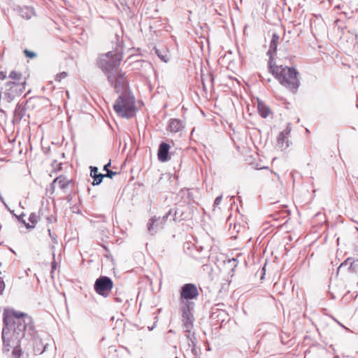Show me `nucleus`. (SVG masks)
<instances>
[{"instance_id": "f257e3e1", "label": "nucleus", "mask_w": 358, "mask_h": 358, "mask_svg": "<svg viewBox=\"0 0 358 358\" xmlns=\"http://www.w3.org/2000/svg\"><path fill=\"white\" fill-rule=\"evenodd\" d=\"M3 323V352L8 353L11 351L12 358H20V341L26 334L31 337L34 354L41 355L47 349L48 343L44 344L42 339L36 335L32 319L27 314L13 308H4Z\"/></svg>"}, {"instance_id": "f03ea898", "label": "nucleus", "mask_w": 358, "mask_h": 358, "mask_svg": "<svg viewBox=\"0 0 358 358\" xmlns=\"http://www.w3.org/2000/svg\"><path fill=\"white\" fill-rule=\"evenodd\" d=\"M122 60V48H116L114 51L101 55L97 62L99 68L107 77L109 84L117 93L126 90L128 86L125 73L119 69Z\"/></svg>"}, {"instance_id": "7ed1b4c3", "label": "nucleus", "mask_w": 358, "mask_h": 358, "mask_svg": "<svg viewBox=\"0 0 358 358\" xmlns=\"http://www.w3.org/2000/svg\"><path fill=\"white\" fill-rule=\"evenodd\" d=\"M268 69L283 87L292 94L297 92L300 86V75L296 69L275 65L272 58L268 61Z\"/></svg>"}, {"instance_id": "20e7f679", "label": "nucleus", "mask_w": 358, "mask_h": 358, "mask_svg": "<svg viewBox=\"0 0 358 358\" xmlns=\"http://www.w3.org/2000/svg\"><path fill=\"white\" fill-rule=\"evenodd\" d=\"M113 109L117 115L123 118L133 117L136 111L137 108L135 104V97L130 93L122 92L116 99Z\"/></svg>"}, {"instance_id": "39448f33", "label": "nucleus", "mask_w": 358, "mask_h": 358, "mask_svg": "<svg viewBox=\"0 0 358 358\" xmlns=\"http://www.w3.org/2000/svg\"><path fill=\"white\" fill-rule=\"evenodd\" d=\"M194 302H184L180 308L181 317L185 332H190L194 326Z\"/></svg>"}, {"instance_id": "423d86ee", "label": "nucleus", "mask_w": 358, "mask_h": 358, "mask_svg": "<svg viewBox=\"0 0 358 358\" xmlns=\"http://www.w3.org/2000/svg\"><path fill=\"white\" fill-rule=\"evenodd\" d=\"M199 295L198 288L195 284L186 283L183 285L180 290V300L182 303L184 302H192L196 300Z\"/></svg>"}, {"instance_id": "0eeeda50", "label": "nucleus", "mask_w": 358, "mask_h": 358, "mask_svg": "<svg viewBox=\"0 0 358 358\" xmlns=\"http://www.w3.org/2000/svg\"><path fill=\"white\" fill-rule=\"evenodd\" d=\"M113 286L112 280L108 276H100L95 281L94 288L96 292L106 297Z\"/></svg>"}, {"instance_id": "6e6552de", "label": "nucleus", "mask_w": 358, "mask_h": 358, "mask_svg": "<svg viewBox=\"0 0 358 358\" xmlns=\"http://www.w3.org/2000/svg\"><path fill=\"white\" fill-rule=\"evenodd\" d=\"M171 213L169 211L162 217L156 216L150 218L148 223V230L151 234H155L157 231L163 228V225L164 224L168 216Z\"/></svg>"}, {"instance_id": "1a4fd4ad", "label": "nucleus", "mask_w": 358, "mask_h": 358, "mask_svg": "<svg viewBox=\"0 0 358 358\" xmlns=\"http://www.w3.org/2000/svg\"><path fill=\"white\" fill-rule=\"evenodd\" d=\"M291 131V127L287 125L286 129L284 131H281L277 139V147L281 150L287 149L289 146V141L287 135Z\"/></svg>"}, {"instance_id": "9d476101", "label": "nucleus", "mask_w": 358, "mask_h": 358, "mask_svg": "<svg viewBox=\"0 0 358 358\" xmlns=\"http://www.w3.org/2000/svg\"><path fill=\"white\" fill-rule=\"evenodd\" d=\"M33 100L32 98L29 99V100L26 101V102H19L14 110V120L16 122H20L26 115V108L24 105L26 103H30Z\"/></svg>"}, {"instance_id": "9b49d317", "label": "nucleus", "mask_w": 358, "mask_h": 358, "mask_svg": "<svg viewBox=\"0 0 358 358\" xmlns=\"http://www.w3.org/2000/svg\"><path fill=\"white\" fill-rule=\"evenodd\" d=\"M170 145L164 142H162L158 149L157 156L158 159L162 162H167L170 159L169 157Z\"/></svg>"}, {"instance_id": "f8f14e48", "label": "nucleus", "mask_w": 358, "mask_h": 358, "mask_svg": "<svg viewBox=\"0 0 358 358\" xmlns=\"http://www.w3.org/2000/svg\"><path fill=\"white\" fill-rule=\"evenodd\" d=\"M71 180L63 176L57 177L51 184V189L55 190V185H58L60 189L64 191L70 184Z\"/></svg>"}, {"instance_id": "ddd939ff", "label": "nucleus", "mask_w": 358, "mask_h": 358, "mask_svg": "<svg viewBox=\"0 0 358 358\" xmlns=\"http://www.w3.org/2000/svg\"><path fill=\"white\" fill-rule=\"evenodd\" d=\"M8 80L7 82H13V83H24V87L27 85V79L25 77H24L22 74V73L16 71H11L9 73V75L8 76Z\"/></svg>"}, {"instance_id": "4468645a", "label": "nucleus", "mask_w": 358, "mask_h": 358, "mask_svg": "<svg viewBox=\"0 0 358 358\" xmlns=\"http://www.w3.org/2000/svg\"><path fill=\"white\" fill-rule=\"evenodd\" d=\"M90 176L93 178V182L92 183V185H98L101 182L103 178H105V175L101 173H99V169L96 166H90Z\"/></svg>"}, {"instance_id": "2eb2a0df", "label": "nucleus", "mask_w": 358, "mask_h": 358, "mask_svg": "<svg viewBox=\"0 0 358 358\" xmlns=\"http://www.w3.org/2000/svg\"><path fill=\"white\" fill-rule=\"evenodd\" d=\"M280 39V36L276 33H273L272 35L271 41L269 45V49L267 52V55H269V60L271 58L273 59V55L277 51L278 44Z\"/></svg>"}, {"instance_id": "dca6fc26", "label": "nucleus", "mask_w": 358, "mask_h": 358, "mask_svg": "<svg viewBox=\"0 0 358 358\" xmlns=\"http://www.w3.org/2000/svg\"><path fill=\"white\" fill-rule=\"evenodd\" d=\"M15 10L22 18L26 20L30 19L34 15V9L28 6H17Z\"/></svg>"}, {"instance_id": "f3484780", "label": "nucleus", "mask_w": 358, "mask_h": 358, "mask_svg": "<svg viewBox=\"0 0 358 358\" xmlns=\"http://www.w3.org/2000/svg\"><path fill=\"white\" fill-rule=\"evenodd\" d=\"M184 127L182 122L179 119H171L169 121L168 129L171 132L177 133Z\"/></svg>"}, {"instance_id": "a211bd4d", "label": "nucleus", "mask_w": 358, "mask_h": 358, "mask_svg": "<svg viewBox=\"0 0 358 358\" xmlns=\"http://www.w3.org/2000/svg\"><path fill=\"white\" fill-rule=\"evenodd\" d=\"M344 266H348V269L352 271V272H357L358 271V264H356L351 258H348L345 260L339 266V268H343Z\"/></svg>"}, {"instance_id": "6ab92c4d", "label": "nucleus", "mask_w": 358, "mask_h": 358, "mask_svg": "<svg viewBox=\"0 0 358 358\" xmlns=\"http://www.w3.org/2000/svg\"><path fill=\"white\" fill-rule=\"evenodd\" d=\"M257 109L260 115L264 118L267 117L270 113L269 108L262 101H258Z\"/></svg>"}, {"instance_id": "aec40b11", "label": "nucleus", "mask_w": 358, "mask_h": 358, "mask_svg": "<svg viewBox=\"0 0 358 358\" xmlns=\"http://www.w3.org/2000/svg\"><path fill=\"white\" fill-rule=\"evenodd\" d=\"M155 52L162 61H163L164 62H168L169 61V59H170L169 55L166 52H164V51L162 52L158 49H156Z\"/></svg>"}, {"instance_id": "412c9836", "label": "nucleus", "mask_w": 358, "mask_h": 358, "mask_svg": "<svg viewBox=\"0 0 358 358\" xmlns=\"http://www.w3.org/2000/svg\"><path fill=\"white\" fill-rule=\"evenodd\" d=\"M215 315L217 317H220L222 322H224L228 317V315L224 310H217L213 313L212 316L214 317Z\"/></svg>"}, {"instance_id": "4be33fe9", "label": "nucleus", "mask_w": 358, "mask_h": 358, "mask_svg": "<svg viewBox=\"0 0 358 358\" xmlns=\"http://www.w3.org/2000/svg\"><path fill=\"white\" fill-rule=\"evenodd\" d=\"M48 231L49 236L52 239L53 243L54 244H57L58 241H57V234L52 233L50 228L48 229Z\"/></svg>"}, {"instance_id": "5701e85b", "label": "nucleus", "mask_w": 358, "mask_h": 358, "mask_svg": "<svg viewBox=\"0 0 358 358\" xmlns=\"http://www.w3.org/2000/svg\"><path fill=\"white\" fill-rule=\"evenodd\" d=\"M67 76H68L67 73L65 71H63L56 76L55 80L60 82L62 80L66 78L67 77Z\"/></svg>"}, {"instance_id": "b1692460", "label": "nucleus", "mask_w": 358, "mask_h": 358, "mask_svg": "<svg viewBox=\"0 0 358 358\" xmlns=\"http://www.w3.org/2000/svg\"><path fill=\"white\" fill-rule=\"evenodd\" d=\"M29 220L33 224H35L38 222V216L35 213H31L29 217ZM34 227V225H33Z\"/></svg>"}, {"instance_id": "393cba45", "label": "nucleus", "mask_w": 358, "mask_h": 358, "mask_svg": "<svg viewBox=\"0 0 358 358\" xmlns=\"http://www.w3.org/2000/svg\"><path fill=\"white\" fill-rule=\"evenodd\" d=\"M24 52L27 57L34 58L36 57V54L35 52L28 50L27 49L24 51Z\"/></svg>"}, {"instance_id": "a878e982", "label": "nucleus", "mask_w": 358, "mask_h": 358, "mask_svg": "<svg viewBox=\"0 0 358 358\" xmlns=\"http://www.w3.org/2000/svg\"><path fill=\"white\" fill-rule=\"evenodd\" d=\"M24 216V215L22 213L21 215H20L17 219L20 222H22L25 227H27V229H31V228H34V226H31L29 223H26L24 220H23L22 219V217Z\"/></svg>"}, {"instance_id": "bb28decb", "label": "nucleus", "mask_w": 358, "mask_h": 358, "mask_svg": "<svg viewBox=\"0 0 358 358\" xmlns=\"http://www.w3.org/2000/svg\"><path fill=\"white\" fill-rule=\"evenodd\" d=\"M196 343V337H193V338L190 339V341H188V346L191 348L193 347H195Z\"/></svg>"}, {"instance_id": "cd10ccee", "label": "nucleus", "mask_w": 358, "mask_h": 358, "mask_svg": "<svg viewBox=\"0 0 358 358\" xmlns=\"http://www.w3.org/2000/svg\"><path fill=\"white\" fill-rule=\"evenodd\" d=\"M222 196H217L215 199V201H214V204H213V206L214 207H216V206H218L221 201H222Z\"/></svg>"}, {"instance_id": "c85d7f7f", "label": "nucleus", "mask_w": 358, "mask_h": 358, "mask_svg": "<svg viewBox=\"0 0 358 358\" xmlns=\"http://www.w3.org/2000/svg\"><path fill=\"white\" fill-rule=\"evenodd\" d=\"M117 174V172H114L111 170H108L107 171V173L105 175V177H108V178H112L113 176L116 175Z\"/></svg>"}, {"instance_id": "c756f323", "label": "nucleus", "mask_w": 358, "mask_h": 358, "mask_svg": "<svg viewBox=\"0 0 358 358\" xmlns=\"http://www.w3.org/2000/svg\"><path fill=\"white\" fill-rule=\"evenodd\" d=\"M4 289H5L4 282L0 278V294L3 293Z\"/></svg>"}, {"instance_id": "7c9ffc66", "label": "nucleus", "mask_w": 358, "mask_h": 358, "mask_svg": "<svg viewBox=\"0 0 358 358\" xmlns=\"http://www.w3.org/2000/svg\"><path fill=\"white\" fill-rule=\"evenodd\" d=\"M46 220L48 223H53L57 221V219L54 216L47 217Z\"/></svg>"}, {"instance_id": "2f4dec72", "label": "nucleus", "mask_w": 358, "mask_h": 358, "mask_svg": "<svg viewBox=\"0 0 358 358\" xmlns=\"http://www.w3.org/2000/svg\"><path fill=\"white\" fill-rule=\"evenodd\" d=\"M185 333H186L185 336L187 338L188 341H190L191 338H193V337H195L194 336V333L192 335H191V334H190L191 331L190 332H185Z\"/></svg>"}, {"instance_id": "473e14b6", "label": "nucleus", "mask_w": 358, "mask_h": 358, "mask_svg": "<svg viewBox=\"0 0 358 358\" xmlns=\"http://www.w3.org/2000/svg\"><path fill=\"white\" fill-rule=\"evenodd\" d=\"M6 78H8L6 73L3 72H0V79L5 80Z\"/></svg>"}, {"instance_id": "72a5a7b5", "label": "nucleus", "mask_w": 358, "mask_h": 358, "mask_svg": "<svg viewBox=\"0 0 358 358\" xmlns=\"http://www.w3.org/2000/svg\"><path fill=\"white\" fill-rule=\"evenodd\" d=\"M191 351H192V354H194V355H197L198 352H197V350H196V346H195V347L192 348H191Z\"/></svg>"}, {"instance_id": "f704fd0d", "label": "nucleus", "mask_w": 358, "mask_h": 358, "mask_svg": "<svg viewBox=\"0 0 358 358\" xmlns=\"http://www.w3.org/2000/svg\"><path fill=\"white\" fill-rule=\"evenodd\" d=\"M110 166V162L108 163L107 164H106L104 166H103V170L105 171H108V168Z\"/></svg>"}, {"instance_id": "c9c22d12", "label": "nucleus", "mask_w": 358, "mask_h": 358, "mask_svg": "<svg viewBox=\"0 0 358 358\" xmlns=\"http://www.w3.org/2000/svg\"><path fill=\"white\" fill-rule=\"evenodd\" d=\"M71 199H72L71 195L69 194L66 196V200L68 202H70L71 201Z\"/></svg>"}, {"instance_id": "e433bc0d", "label": "nucleus", "mask_w": 358, "mask_h": 358, "mask_svg": "<svg viewBox=\"0 0 358 358\" xmlns=\"http://www.w3.org/2000/svg\"><path fill=\"white\" fill-rule=\"evenodd\" d=\"M52 270L56 268V264H55V261L52 263Z\"/></svg>"}, {"instance_id": "4c0bfd02", "label": "nucleus", "mask_w": 358, "mask_h": 358, "mask_svg": "<svg viewBox=\"0 0 358 358\" xmlns=\"http://www.w3.org/2000/svg\"><path fill=\"white\" fill-rule=\"evenodd\" d=\"M52 249L54 250L55 249V245H52Z\"/></svg>"}, {"instance_id": "58836bf2", "label": "nucleus", "mask_w": 358, "mask_h": 358, "mask_svg": "<svg viewBox=\"0 0 358 358\" xmlns=\"http://www.w3.org/2000/svg\"><path fill=\"white\" fill-rule=\"evenodd\" d=\"M357 285H358V281H357Z\"/></svg>"}]
</instances>
